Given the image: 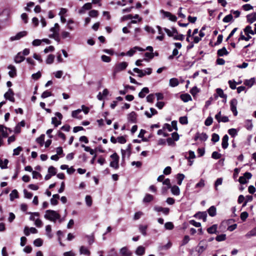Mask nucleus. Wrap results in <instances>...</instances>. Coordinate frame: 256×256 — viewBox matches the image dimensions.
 I'll return each instance as SVG.
<instances>
[{
  "instance_id": "bf43d9fd",
  "label": "nucleus",
  "mask_w": 256,
  "mask_h": 256,
  "mask_svg": "<svg viewBox=\"0 0 256 256\" xmlns=\"http://www.w3.org/2000/svg\"><path fill=\"white\" fill-rule=\"evenodd\" d=\"M86 204L88 206H91L92 204V197L88 195L86 196Z\"/></svg>"
},
{
  "instance_id": "58836bf2",
  "label": "nucleus",
  "mask_w": 256,
  "mask_h": 256,
  "mask_svg": "<svg viewBox=\"0 0 256 256\" xmlns=\"http://www.w3.org/2000/svg\"><path fill=\"white\" fill-rule=\"evenodd\" d=\"M215 118L218 122H224V116H222L220 111L215 116Z\"/></svg>"
},
{
  "instance_id": "603ef678",
  "label": "nucleus",
  "mask_w": 256,
  "mask_h": 256,
  "mask_svg": "<svg viewBox=\"0 0 256 256\" xmlns=\"http://www.w3.org/2000/svg\"><path fill=\"white\" fill-rule=\"evenodd\" d=\"M98 15V12L95 10L90 11L89 16L92 18H96Z\"/></svg>"
},
{
  "instance_id": "680f3d73",
  "label": "nucleus",
  "mask_w": 256,
  "mask_h": 256,
  "mask_svg": "<svg viewBox=\"0 0 256 256\" xmlns=\"http://www.w3.org/2000/svg\"><path fill=\"white\" fill-rule=\"evenodd\" d=\"M22 150V148L21 146H18L14 150V156H18L20 154V153L21 151Z\"/></svg>"
},
{
  "instance_id": "9b49d317",
  "label": "nucleus",
  "mask_w": 256,
  "mask_h": 256,
  "mask_svg": "<svg viewBox=\"0 0 256 256\" xmlns=\"http://www.w3.org/2000/svg\"><path fill=\"white\" fill-rule=\"evenodd\" d=\"M194 216L200 220H202L204 222L206 221L207 213L206 212H198Z\"/></svg>"
},
{
  "instance_id": "7c9ffc66",
  "label": "nucleus",
  "mask_w": 256,
  "mask_h": 256,
  "mask_svg": "<svg viewBox=\"0 0 256 256\" xmlns=\"http://www.w3.org/2000/svg\"><path fill=\"white\" fill-rule=\"evenodd\" d=\"M133 71L138 74V76L140 78H142L146 75V73H145V72H144L142 70H140L137 68H134L133 69Z\"/></svg>"
},
{
  "instance_id": "c756f323",
  "label": "nucleus",
  "mask_w": 256,
  "mask_h": 256,
  "mask_svg": "<svg viewBox=\"0 0 256 256\" xmlns=\"http://www.w3.org/2000/svg\"><path fill=\"white\" fill-rule=\"evenodd\" d=\"M80 254H84L86 256H90V251L84 246H82L80 248Z\"/></svg>"
},
{
  "instance_id": "0e129e2a",
  "label": "nucleus",
  "mask_w": 256,
  "mask_h": 256,
  "mask_svg": "<svg viewBox=\"0 0 256 256\" xmlns=\"http://www.w3.org/2000/svg\"><path fill=\"white\" fill-rule=\"evenodd\" d=\"M50 38H54L58 42L60 41V38L58 36V33H53L49 36Z\"/></svg>"
},
{
  "instance_id": "79ce46f5",
  "label": "nucleus",
  "mask_w": 256,
  "mask_h": 256,
  "mask_svg": "<svg viewBox=\"0 0 256 256\" xmlns=\"http://www.w3.org/2000/svg\"><path fill=\"white\" fill-rule=\"evenodd\" d=\"M54 59V56L52 54H50L48 56L46 60V63L47 64H52L53 63Z\"/></svg>"
},
{
  "instance_id": "f257e3e1",
  "label": "nucleus",
  "mask_w": 256,
  "mask_h": 256,
  "mask_svg": "<svg viewBox=\"0 0 256 256\" xmlns=\"http://www.w3.org/2000/svg\"><path fill=\"white\" fill-rule=\"evenodd\" d=\"M44 217L46 220L55 222L57 220L60 218V215L56 211L48 210H46Z\"/></svg>"
},
{
  "instance_id": "6ab92c4d",
  "label": "nucleus",
  "mask_w": 256,
  "mask_h": 256,
  "mask_svg": "<svg viewBox=\"0 0 256 256\" xmlns=\"http://www.w3.org/2000/svg\"><path fill=\"white\" fill-rule=\"evenodd\" d=\"M8 128L3 125L0 124V132L2 134V137L7 138L8 136V133L6 132Z\"/></svg>"
},
{
  "instance_id": "4be33fe9",
  "label": "nucleus",
  "mask_w": 256,
  "mask_h": 256,
  "mask_svg": "<svg viewBox=\"0 0 256 256\" xmlns=\"http://www.w3.org/2000/svg\"><path fill=\"white\" fill-rule=\"evenodd\" d=\"M120 253L122 256H131L132 253L128 250L126 247L120 249Z\"/></svg>"
},
{
  "instance_id": "13d9d810",
  "label": "nucleus",
  "mask_w": 256,
  "mask_h": 256,
  "mask_svg": "<svg viewBox=\"0 0 256 256\" xmlns=\"http://www.w3.org/2000/svg\"><path fill=\"white\" fill-rule=\"evenodd\" d=\"M46 234H47L48 236L50 238H52V235L50 234V232H51V231H52L51 226L50 225H47L46 226Z\"/></svg>"
},
{
  "instance_id": "a211bd4d",
  "label": "nucleus",
  "mask_w": 256,
  "mask_h": 256,
  "mask_svg": "<svg viewBox=\"0 0 256 256\" xmlns=\"http://www.w3.org/2000/svg\"><path fill=\"white\" fill-rule=\"evenodd\" d=\"M60 198L58 194H54L52 196V198L50 199V203L53 206H56L58 204V200Z\"/></svg>"
},
{
  "instance_id": "39448f33",
  "label": "nucleus",
  "mask_w": 256,
  "mask_h": 256,
  "mask_svg": "<svg viewBox=\"0 0 256 256\" xmlns=\"http://www.w3.org/2000/svg\"><path fill=\"white\" fill-rule=\"evenodd\" d=\"M14 93L12 89L9 88L8 91L4 94V98L10 101L14 102L15 98H14Z\"/></svg>"
},
{
  "instance_id": "e433bc0d",
  "label": "nucleus",
  "mask_w": 256,
  "mask_h": 256,
  "mask_svg": "<svg viewBox=\"0 0 256 256\" xmlns=\"http://www.w3.org/2000/svg\"><path fill=\"white\" fill-rule=\"evenodd\" d=\"M218 96L224 98V92L222 88H218L216 89V94L214 95V96L216 98Z\"/></svg>"
},
{
  "instance_id": "c85d7f7f",
  "label": "nucleus",
  "mask_w": 256,
  "mask_h": 256,
  "mask_svg": "<svg viewBox=\"0 0 256 256\" xmlns=\"http://www.w3.org/2000/svg\"><path fill=\"white\" fill-rule=\"evenodd\" d=\"M179 84V82L176 78H172L170 80V86L172 87H175Z\"/></svg>"
},
{
  "instance_id": "9d476101",
  "label": "nucleus",
  "mask_w": 256,
  "mask_h": 256,
  "mask_svg": "<svg viewBox=\"0 0 256 256\" xmlns=\"http://www.w3.org/2000/svg\"><path fill=\"white\" fill-rule=\"evenodd\" d=\"M137 114L133 111L128 114V120L129 122L132 123L137 122Z\"/></svg>"
},
{
  "instance_id": "ddd939ff",
  "label": "nucleus",
  "mask_w": 256,
  "mask_h": 256,
  "mask_svg": "<svg viewBox=\"0 0 256 256\" xmlns=\"http://www.w3.org/2000/svg\"><path fill=\"white\" fill-rule=\"evenodd\" d=\"M92 8V4L90 2L85 4L82 8L79 10L78 13L80 14H82L85 13L86 10H90Z\"/></svg>"
},
{
  "instance_id": "774afa93",
  "label": "nucleus",
  "mask_w": 256,
  "mask_h": 256,
  "mask_svg": "<svg viewBox=\"0 0 256 256\" xmlns=\"http://www.w3.org/2000/svg\"><path fill=\"white\" fill-rule=\"evenodd\" d=\"M118 142L124 144L126 142V140L124 136H120L117 138Z\"/></svg>"
},
{
  "instance_id": "864d4df0",
  "label": "nucleus",
  "mask_w": 256,
  "mask_h": 256,
  "mask_svg": "<svg viewBox=\"0 0 256 256\" xmlns=\"http://www.w3.org/2000/svg\"><path fill=\"white\" fill-rule=\"evenodd\" d=\"M179 122L182 124H188V118L186 116H181L179 118Z\"/></svg>"
},
{
  "instance_id": "2eb2a0df",
  "label": "nucleus",
  "mask_w": 256,
  "mask_h": 256,
  "mask_svg": "<svg viewBox=\"0 0 256 256\" xmlns=\"http://www.w3.org/2000/svg\"><path fill=\"white\" fill-rule=\"evenodd\" d=\"M246 17L248 22L250 24H252L256 21V13L255 12L248 14L246 16Z\"/></svg>"
},
{
  "instance_id": "37998d69",
  "label": "nucleus",
  "mask_w": 256,
  "mask_h": 256,
  "mask_svg": "<svg viewBox=\"0 0 256 256\" xmlns=\"http://www.w3.org/2000/svg\"><path fill=\"white\" fill-rule=\"evenodd\" d=\"M52 123L54 125V127L56 128L62 124V122L60 120H58L56 117H53L52 118Z\"/></svg>"
},
{
  "instance_id": "f8f14e48",
  "label": "nucleus",
  "mask_w": 256,
  "mask_h": 256,
  "mask_svg": "<svg viewBox=\"0 0 256 256\" xmlns=\"http://www.w3.org/2000/svg\"><path fill=\"white\" fill-rule=\"evenodd\" d=\"M28 32L26 31H22L18 32L15 36L10 38V40H16L20 39L22 38L25 36L27 35Z\"/></svg>"
},
{
  "instance_id": "412c9836",
  "label": "nucleus",
  "mask_w": 256,
  "mask_h": 256,
  "mask_svg": "<svg viewBox=\"0 0 256 256\" xmlns=\"http://www.w3.org/2000/svg\"><path fill=\"white\" fill-rule=\"evenodd\" d=\"M10 200L13 201L14 198H18V192L16 190H14L10 194Z\"/></svg>"
},
{
  "instance_id": "69168bd1",
  "label": "nucleus",
  "mask_w": 256,
  "mask_h": 256,
  "mask_svg": "<svg viewBox=\"0 0 256 256\" xmlns=\"http://www.w3.org/2000/svg\"><path fill=\"white\" fill-rule=\"evenodd\" d=\"M213 122V119L211 116H208L204 122V124L206 126H210Z\"/></svg>"
},
{
  "instance_id": "cd10ccee",
  "label": "nucleus",
  "mask_w": 256,
  "mask_h": 256,
  "mask_svg": "<svg viewBox=\"0 0 256 256\" xmlns=\"http://www.w3.org/2000/svg\"><path fill=\"white\" fill-rule=\"evenodd\" d=\"M208 212L210 216H214L216 215V208L214 206H211L208 210Z\"/></svg>"
},
{
  "instance_id": "bb28decb",
  "label": "nucleus",
  "mask_w": 256,
  "mask_h": 256,
  "mask_svg": "<svg viewBox=\"0 0 256 256\" xmlns=\"http://www.w3.org/2000/svg\"><path fill=\"white\" fill-rule=\"evenodd\" d=\"M145 252V248L142 246H139L136 248V253L138 256H142Z\"/></svg>"
},
{
  "instance_id": "473e14b6",
  "label": "nucleus",
  "mask_w": 256,
  "mask_h": 256,
  "mask_svg": "<svg viewBox=\"0 0 256 256\" xmlns=\"http://www.w3.org/2000/svg\"><path fill=\"white\" fill-rule=\"evenodd\" d=\"M148 228V226L147 225H140L139 226V230L140 232L144 236L146 235V230Z\"/></svg>"
},
{
  "instance_id": "338daca9",
  "label": "nucleus",
  "mask_w": 256,
  "mask_h": 256,
  "mask_svg": "<svg viewBox=\"0 0 256 256\" xmlns=\"http://www.w3.org/2000/svg\"><path fill=\"white\" fill-rule=\"evenodd\" d=\"M248 216V214L246 212H242L240 214V217L241 220L244 222L246 220Z\"/></svg>"
},
{
  "instance_id": "f3484780",
  "label": "nucleus",
  "mask_w": 256,
  "mask_h": 256,
  "mask_svg": "<svg viewBox=\"0 0 256 256\" xmlns=\"http://www.w3.org/2000/svg\"><path fill=\"white\" fill-rule=\"evenodd\" d=\"M255 78H252L249 80H244V85L250 88L254 85V83L255 82Z\"/></svg>"
},
{
  "instance_id": "a878e982",
  "label": "nucleus",
  "mask_w": 256,
  "mask_h": 256,
  "mask_svg": "<svg viewBox=\"0 0 256 256\" xmlns=\"http://www.w3.org/2000/svg\"><path fill=\"white\" fill-rule=\"evenodd\" d=\"M217 224H213L207 228V232L210 234H216Z\"/></svg>"
},
{
  "instance_id": "dca6fc26",
  "label": "nucleus",
  "mask_w": 256,
  "mask_h": 256,
  "mask_svg": "<svg viewBox=\"0 0 256 256\" xmlns=\"http://www.w3.org/2000/svg\"><path fill=\"white\" fill-rule=\"evenodd\" d=\"M25 59L24 56L22 54V52H18L14 58V62L16 63H20Z\"/></svg>"
},
{
  "instance_id": "1a4fd4ad",
  "label": "nucleus",
  "mask_w": 256,
  "mask_h": 256,
  "mask_svg": "<svg viewBox=\"0 0 256 256\" xmlns=\"http://www.w3.org/2000/svg\"><path fill=\"white\" fill-rule=\"evenodd\" d=\"M208 136L206 133L202 132V134H200L198 132L196 133L194 136V141H197L198 139L201 141H205L207 140Z\"/></svg>"
},
{
  "instance_id": "393cba45",
  "label": "nucleus",
  "mask_w": 256,
  "mask_h": 256,
  "mask_svg": "<svg viewBox=\"0 0 256 256\" xmlns=\"http://www.w3.org/2000/svg\"><path fill=\"white\" fill-rule=\"evenodd\" d=\"M149 89L147 87L144 88L141 92H140L138 94V96L140 98H144L146 96V94H147L149 92Z\"/></svg>"
},
{
  "instance_id": "4c0bfd02",
  "label": "nucleus",
  "mask_w": 256,
  "mask_h": 256,
  "mask_svg": "<svg viewBox=\"0 0 256 256\" xmlns=\"http://www.w3.org/2000/svg\"><path fill=\"white\" fill-rule=\"evenodd\" d=\"M82 110L80 109H78L76 110H74L72 112V116L74 118H76L78 119H82V116H80V117H78V115L81 112Z\"/></svg>"
},
{
  "instance_id": "7ed1b4c3",
  "label": "nucleus",
  "mask_w": 256,
  "mask_h": 256,
  "mask_svg": "<svg viewBox=\"0 0 256 256\" xmlns=\"http://www.w3.org/2000/svg\"><path fill=\"white\" fill-rule=\"evenodd\" d=\"M128 66V63L122 62L116 64L114 69V73L116 74L124 70Z\"/></svg>"
},
{
  "instance_id": "b1692460",
  "label": "nucleus",
  "mask_w": 256,
  "mask_h": 256,
  "mask_svg": "<svg viewBox=\"0 0 256 256\" xmlns=\"http://www.w3.org/2000/svg\"><path fill=\"white\" fill-rule=\"evenodd\" d=\"M171 192L174 195L178 196L180 194V188L177 186H172Z\"/></svg>"
},
{
  "instance_id": "423d86ee",
  "label": "nucleus",
  "mask_w": 256,
  "mask_h": 256,
  "mask_svg": "<svg viewBox=\"0 0 256 256\" xmlns=\"http://www.w3.org/2000/svg\"><path fill=\"white\" fill-rule=\"evenodd\" d=\"M207 246L206 242L205 240H202L199 242L196 247V250L200 254L206 250Z\"/></svg>"
},
{
  "instance_id": "de8ad7c7",
  "label": "nucleus",
  "mask_w": 256,
  "mask_h": 256,
  "mask_svg": "<svg viewBox=\"0 0 256 256\" xmlns=\"http://www.w3.org/2000/svg\"><path fill=\"white\" fill-rule=\"evenodd\" d=\"M244 32L246 34H252V33H253V30H252V27L250 25L246 26V28L244 29Z\"/></svg>"
},
{
  "instance_id": "3c124183",
  "label": "nucleus",
  "mask_w": 256,
  "mask_h": 256,
  "mask_svg": "<svg viewBox=\"0 0 256 256\" xmlns=\"http://www.w3.org/2000/svg\"><path fill=\"white\" fill-rule=\"evenodd\" d=\"M199 92L200 90L196 86L193 87L190 90V92L193 96H194Z\"/></svg>"
},
{
  "instance_id": "c03bdc74",
  "label": "nucleus",
  "mask_w": 256,
  "mask_h": 256,
  "mask_svg": "<svg viewBox=\"0 0 256 256\" xmlns=\"http://www.w3.org/2000/svg\"><path fill=\"white\" fill-rule=\"evenodd\" d=\"M228 83L231 89L235 90L236 88V82L234 80H228Z\"/></svg>"
},
{
  "instance_id": "ea45409f",
  "label": "nucleus",
  "mask_w": 256,
  "mask_h": 256,
  "mask_svg": "<svg viewBox=\"0 0 256 256\" xmlns=\"http://www.w3.org/2000/svg\"><path fill=\"white\" fill-rule=\"evenodd\" d=\"M245 127L248 130H252L253 125L252 122V120H246Z\"/></svg>"
},
{
  "instance_id": "4d7b16f0",
  "label": "nucleus",
  "mask_w": 256,
  "mask_h": 256,
  "mask_svg": "<svg viewBox=\"0 0 256 256\" xmlns=\"http://www.w3.org/2000/svg\"><path fill=\"white\" fill-rule=\"evenodd\" d=\"M172 246V243L170 242H168L166 244L161 246L160 249L161 250H167L169 249Z\"/></svg>"
},
{
  "instance_id": "49530a36",
  "label": "nucleus",
  "mask_w": 256,
  "mask_h": 256,
  "mask_svg": "<svg viewBox=\"0 0 256 256\" xmlns=\"http://www.w3.org/2000/svg\"><path fill=\"white\" fill-rule=\"evenodd\" d=\"M48 174L52 176H54L56 174V169L53 166H50L48 168Z\"/></svg>"
},
{
  "instance_id": "5fc2aeb1",
  "label": "nucleus",
  "mask_w": 256,
  "mask_h": 256,
  "mask_svg": "<svg viewBox=\"0 0 256 256\" xmlns=\"http://www.w3.org/2000/svg\"><path fill=\"white\" fill-rule=\"evenodd\" d=\"M164 228L166 230H172L174 228V225L172 222H167L164 224Z\"/></svg>"
},
{
  "instance_id": "4468645a",
  "label": "nucleus",
  "mask_w": 256,
  "mask_h": 256,
  "mask_svg": "<svg viewBox=\"0 0 256 256\" xmlns=\"http://www.w3.org/2000/svg\"><path fill=\"white\" fill-rule=\"evenodd\" d=\"M8 68L10 70L8 72V74L11 78H14L16 76V70L14 66L12 65H9Z\"/></svg>"
},
{
  "instance_id": "09e8293b",
  "label": "nucleus",
  "mask_w": 256,
  "mask_h": 256,
  "mask_svg": "<svg viewBox=\"0 0 256 256\" xmlns=\"http://www.w3.org/2000/svg\"><path fill=\"white\" fill-rule=\"evenodd\" d=\"M60 30V26L58 23L54 24V26L50 28V31L53 32V33H58Z\"/></svg>"
},
{
  "instance_id": "aec40b11",
  "label": "nucleus",
  "mask_w": 256,
  "mask_h": 256,
  "mask_svg": "<svg viewBox=\"0 0 256 256\" xmlns=\"http://www.w3.org/2000/svg\"><path fill=\"white\" fill-rule=\"evenodd\" d=\"M180 99L184 102H186L190 100H192L191 96L188 94H182L180 96Z\"/></svg>"
},
{
  "instance_id": "a18cd8bd",
  "label": "nucleus",
  "mask_w": 256,
  "mask_h": 256,
  "mask_svg": "<svg viewBox=\"0 0 256 256\" xmlns=\"http://www.w3.org/2000/svg\"><path fill=\"white\" fill-rule=\"evenodd\" d=\"M34 244L36 246H41L43 244V240L40 238H36L34 241Z\"/></svg>"
},
{
  "instance_id": "0eeeda50",
  "label": "nucleus",
  "mask_w": 256,
  "mask_h": 256,
  "mask_svg": "<svg viewBox=\"0 0 256 256\" xmlns=\"http://www.w3.org/2000/svg\"><path fill=\"white\" fill-rule=\"evenodd\" d=\"M160 13L163 14L164 17L168 18L172 22H175L177 20L176 16L169 12H166L164 10H160Z\"/></svg>"
},
{
  "instance_id": "e2e57ef3",
  "label": "nucleus",
  "mask_w": 256,
  "mask_h": 256,
  "mask_svg": "<svg viewBox=\"0 0 256 256\" xmlns=\"http://www.w3.org/2000/svg\"><path fill=\"white\" fill-rule=\"evenodd\" d=\"M56 153H57L56 154L60 156L61 157H62L64 156V154L62 148V146H59V147L57 148Z\"/></svg>"
},
{
  "instance_id": "20e7f679",
  "label": "nucleus",
  "mask_w": 256,
  "mask_h": 256,
  "mask_svg": "<svg viewBox=\"0 0 256 256\" xmlns=\"http://www.w3.org/2000/svg\"><path fill=\"white\" fill-rule=\"evenodd\" d=\"M252 177V174L250 172H246L243 176L239 178L238 181L241 184H244L248 182V180Z\"/></svg>"
},
{
  "instance_id": "c9c22d12",
  "label": "nucleus",
  "mask_w": 256,
  "mask_h": 256,
  "mask_svg": "<svg viewBox=\"0 0 256 256\" xmlns=\"http://www.w3.org/2000/svg\"><path fill=\"white\" fill-rule=\"evenodd\" d=\"M228 133L231 137L234 138L238 135V130L236 128H232L228 130Z\"/></svg>"
},
{
  "instance_id": "72a5a7b5",
  "label": "nucleus",
  "mask_w": 256,
  "mask_h": 256,
  "mask_svg": "<svg viewBox=\"0 0 256 256\" xmlns=\"http://www.w3.org/2000/svg\"><path fill=\"white\" fill-rule=\"evenodd\" d=\"M44 138L45 135L44 134H42L36 139V142L42 146L44 144Z\"/></svg>"
},
{
  "instance_id": "8fccbe9b",
  "label": "nucleus",
  "mask_w": 256,
  "mask_h": 256,
  "mask_svg": "<svg viewBox=\"0 0 256 256\" xmlns=\"http://www.w3.org/2000/svg\"><path fill=\"white\" fill-rule=\"evenodd\" d=\"M52 92H50L48 90H46L44 92L42 95H41V97L42 98H46L48 97H49L50 96H52Z\"/></svg>"
},
{
  "instance_id": "6e6d98bb",
  "label": "nucleus",
  "mask_w": 256,
  "mask_h": 256,
  "mask_svg": "<svg viewBox=\"0 0 256 256\" xmlns=\"http://www.w3.org/2000/svg\"><path fill=\"white\" fill-rule=\"evenodd\" d=\"M24 197L26 198L30 199L32 197L33 194L28 192L26 189L24 190Z\"/></svg>"
},
{
  "instance_id": "6e6552de",
  "label": "nucleus",
  "mask_w": 256,
  "mask_h": 256,
  "mask_svg": "<svg viewBox=\"0 0 256 256\" xmlns=\"http://www.w3.org/2000/svg\"><path fill=\"white\" fill-rule=\"evenodd\" d=\"M237 104L238 101L236 98H232L230 102V110L234 116H236L238 115V111L236 110Z\"/></svg>"
},
{
  "instance_id": "a19ab883",
  "label": "nucleus",
  "mask_w": 256,
  "mask_h": 256,
  "mask_svg": "<svg viewBox=\"0 0 256 256\" xmlns=\"http://www.w3.org/2000/svg\"><path fill=\"white\" fill-rule=\"evenodd\" d=\"M248 238H250L251 236H256V227L254 228L252 230L248 232L246 235Z\"/></svg>"
},
{
  "instance_id": "5701e85b",
  "label": "nucleus",
  "mask_w": 256,
  "mask_h": 256,
  "mask_svg": "<svg viewBox=\"0 0 256 256\" xmlns=\"http://www.w3.org/2000/svg\"><path fill=\"white\" fill-rule=\"evenodd\" d=\"M154 197L152 195L147 194L143 199V202L144 203L150 202L154 200Z\"/></svg>"
},
{
  "instance_id": "2f4dec72",
  "label": "nucleus",
  "mask_w": 256,
  "mask_h": 256,
  "mask_svg": "<svg viewBox=\"0 0 256 256\" xmlns=\"http://www.w3.org/2000/svg\"><path fill=\"white\" fill-rule=\"evenodd\" d=\"M185 176L182 174H178L176 175L177 183L178 185H181L182 180L184 178Z\"/></svg>"
},
{
  "instance_id": "f704fd0d",
  "label": "nucleus",
  "mask_w": 256,
  "mask_h": 256,
  "mask_svg": "<svg viewBox=\"0 0 256 256\" xmlns=\"http://www.w3.org/2000/svg\"><path fill=\"white\" fill-rule=\"evenodd\" d=\"M8 159H5L4 161H2V160L0 158V167L2 169H4L8 168L7 165L8 164Z\"/></svg>"
},
{
  "instance_id": "f03ea898",
  "label": "nucleus",
  "mask_w": 256,
  "mask_h": 256,
  "mask_svg": "<svg viewBox=\"0 0 256 256\" xmlns=\"http://www.w3.org/2000/svg\"><path fill=\"white\" fill-rule=\"evenodd\" d=\"M110 157L113 160L110 162V166L116 170L118 169L119 168V156L116 152H114Z\"/></svg>"
},
{
  "instance_id": "052dcab7",
  "label": "nucleus",
  "mask_w": 256,
  "mask_h": 256,
  "mask_svg": "<svg viewBox=\"0 0 256 256\" xmlns=\"http://www.w3.org/2000/svg\"><path fill=\"white\" fill-rule=\"evenodd\" d=\"M219 139H220V137L218 134H216V133L212 134V142H218L219 140Z\"/></svg>"
}]
</instances>
